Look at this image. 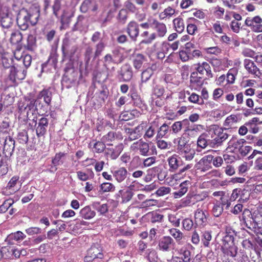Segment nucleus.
<instances>
[{
	"label": "nucleus",
	"mask_w": 262,
	"mask_h": 262,
	"mask_svg": "<svg viewBox=\"0 0 262 262\" xmlns=\"http://www.w3.org/2000/svg\"><path fill=\"white\" fill-rule=\"evenodd\" d=\"M102 257L103 254L101 247L98 245H94L88 250L84 260L85 262H92L95 259H102Z\"/></svg>",
	"instance_id": "nucleus-1"
},
{
	"label": "nucleus",
	"mask_w": 262,
	"mask_h": 262,
	"mask_svg": "<svg viewBox=\"0 0 262 262\" xmlns=\"http://www.w3.org/2000/svg\"><path fill=\"white\" fill-rule=\"evenodd\" d=\"M19 110L23 113V111H26L27 118L28 120L32 119L36 124V118L34 117V115L36 114V106H35V99H29L28 103L26 106L23 108V106H19Z\"/></svg>",
	"instance_id": "nucleus-2"
},
{
	"label": "nucleus",
	"mask_w": 262,
	"mask_h": 262,
	"mask_svg": "<svg viewBox=\"0 0 262 262\" xmlns=\"http://www.w3.org/2000/svg\"><path fill=\"white\" fill-rule=\"evenodd\" d=\"M61 50L63 56L66 58L72 60L77 51L76 46H71L70 40L66 38L62 41Z\"/></svg>",
	"instance_id": "nucleus-3"
},
{
	"label": "nucleus",
	"mask_w": 262,
	"mask_h": 262,
	"mask_svg": "<svg viewBox=\"0 0 262 262\" xmlns=\"http://www.w3.org/2000/svg\"><path fill=\"white\" fill-rule=\"evenodd\" d=\"M174 245L175 243L171 237L165 236L159 240L158 248L162 252H168L173 249Z\"/></svg>",
	"instance_id": "nucleus-4"
},
{
	"label": "nucleus",
	"mask_w": 262,
	"mask_h": 262,
	"mask_svg": "<svg viewBox=\"0 0 262 262\" xmlns=\"http://www.w3.org/2000/svg\"><path fill=\"white\" fill-rule=\"evenodd\" d=\"M196 66L195 68L196 71L194 72H198V75L199 74L201 76L203 77V76L205 74L207 76L206 79H209L213 77L211 67L207 62H203L201 63H198L196 64Z\"/></svg>",
	"instance_id": "nucleus-5"
},
{
	"label": "nucleus",
	"mask_w": 262,
	"mask_h": 262,
	"mask_svg": "<svg viewBox=\"0 0 262 262\" xmlns=\"http://www.w3.org/2000/svg\"><path fill=\"white\" fill-rule=\"evenodd\" d=\"M215 134L216 136L212 140H211L210 147L214 148L221 145L222 143L228 138V134L224 132L223 128H221L215 131Z\"/></svg>",
	"instance_id": "nucleus-6"
},
{
	"label": "nucleus",
	"mask_w": 262,
	"mask_h": 262,
	"mask_svg": "<svg viewBox=\"0 0 262 262\" xmlns=\"http://www.w3.org/2000/svg\"><path fill=\"white\" fill-rule=\"evenodd\" d=\"M238 197H240L238 200L239 201H247L249 199V193L245 189H242L240 188L234 189L232 190L230 198V200L231 201H234Z\"/></svg>",
	"instance_id": "nucleus-7"
},
{
	"label": "nucleus",
	"mask_w": 262,
	"mask_h": 262,
	"mask_svg": "<svg viewBox=\"0 0 262 262\" xmlns=\"http://www.w3.org/2000/svg\"><path fill=\"white\" fill-rule=\"evenodd\" d=\"M213 158V156L211 155L204 156L198 163V169H200L203 172L210 169L212 168L211 163Z\"/></svg>",
	"instance_id": "nucleus-8"
},
{
	"label": "nucleus",
	"mask_w": 262,
	"mask_h": 262,
	"mask_svg": "<svg viewBox=\"0 0 262 262\" xmlns=\"http://www.w3.org/2000/svg\"><path fill=\"white\" fill-rule=\"evenodd\" d=\"M119 78L123 81H129L133 77L131 66L128 64H123L119 72Z\"/></svg>",
	"instance_id": "nucleus-9"
},
{
	"label": "nucleus",
	"mask_w": 262,
	"mask_h": 262,
	"mask_svg": "<svg viewBox=\"0 0 262 262\" xmlns=\"http://www.w3.org/2000/svg\"><path fill=\"white\" fill-rule=\"evenodd\" d=\"M167 161L169 166V170L171 172H175L183 165V162L181 158L176 154L169 157Z\"/></svg>",
	"instance_id": "nucleus-10"
},
{
	"label": "nucleus",
	"mask_w": 262,
	"mask_h": 262,
	"mask_svg": "<svg viewBox=\"0 0 262 262\" xmlns=\"http://www.w3.org/2000/svg\"><path fill=\"white\" fill-rule=\"evenodd\" d=\"M123 148L124 146L122 143L119 144L115 148H106L105 154L107 158H110L112 160H115L119 157Z\"/></svg>",
	"instance_id": "nucleus-11"
},
{
	"label": "nucleus",
	"mask_w": 262,
	"mask_h": 262,
	"mask_svg": "<svg viewBox=\"0 0 262 262\" xmlns=\"http://www.w3.org/2000/svg\"><path fill=\"white\" fill-rule=\"evenodd\" d=\"M133 150L138 149L140 151V155L142 156H148L149 152V145L147 143L139 140L136 142L134 143L130 147Z\"/></svg>",
	"instance_id": "nucleus-12"
},
{
	"label": "nucleus",
	"mask_w": 262,
	"mask_h": 262,
	"mask_svg": "<svg viewBox=\"0 0 262 262\" xmlns=\"http://www.w3.org/2000/svg\"><path fill=\"white\" fill-rule=\"evenodd\" d=\"M262 19L260 17H247L245 20L246 25L253 27V31L255 32L262 31Z\"/></svg>",
	"instance_id": "nucleus-13"
},
{
	"label": "nucleus",
	"mask_w": 262,
	"mask_h": 262,
	"mask_svg": "<svg viewBox=\"0 0 262 262\" xmlns=\"http://www.w3.org/2000/svg\"><path fill=\"white\" fill-rule=\"evenodd\" d=\"M15 141L12 137L7 136L5 139L3 153L9 157L11 156L14 149Z\"/></svg>",
	"instance_id": "nucleus-14"
},
{
	"label": "nucleus",
	"mask_w": 262,
	"mask_h": 262,
	"mask_svg": "<svg viewBox=\"0 0 262 262\" xmlns=\"http://www.w3.org/2000/svg\"><path fill=\"white\" fill-rule=\"evenodd\" d=\"M0 55L3 66L5 69H9L12 66V55L8 52H5L2 46H0Z\"/></svg>",
	"instance_id": "nucleus-15"
},
{
	"label": "nucleus",
	"mask_w": 262,
	"mask_h": 262,
	"mask_svg": "<svg viewBox=\"0 0 262 262\" xmlns=\"http://www.w3.org/2000/svg\"><path fill=\"white\" fill-rule=\"evenodd\" d=\"M48 116V115H47L39 120L38 126L36 128V133L38 137L44 135L47 132V128L49 124V120L47 118Z\"/></svg>",
	"instance_id": "nucleus-16"
},
{
	"label": "nucleus",
	"mask_w": 262,
	"mask_h": 262,
	"mask_svg": "<svg viewBox=\"0 0 262 262\" xmlns=\"http://www.w3.org/2000/svg\"><path fill=\"white\" fill-rule=\"evenodd\" d=\"M195 224L198 226L204 227L207 224V215L204 211L201 209H198L194 213Z\"/></svg>",
	"instance_id": "nucleus-17"
},
{
	"label": "nucleus",
	"mask_w": 262,
	"mask_h": 262,
	"mask_svg": "<svg viewBox=\"0 0 262 262\" xmlns=\"http://www.w3.org/2000/svg\"><path fill=\"white\" fill-rule=\"evenodd\" d=\"M18 180V177H13L11 179L5 188V194L10 195L15 193L19 189V187L16 186Z\"/></svg>",
	"instance_id": "nucleus-18"
},
{
	"label": "nucleus",
	"mask_w": 262,
	"mask_h": 262,
	"mask_svg": "<svg viewBox=\"0 0 262 262\" xmlns=\"http://www.w3.org/2000/svg\"><path fill=\"white\" fill-rule=\"evenodd\" d=\"M244 64L249 73L255 76H259L260 74V71L253 61L246 59L244 61Z\"/></svg>",
	"instance_id": "nucleus-19"
},
{
	"label": "nucleus",
	"mask_w": 262,
	"mask_h": 262,
	"mask_svg": "<svg viewBox=\"0 0 262 262\" xmlns=\"http://www.w3.org/2000/svg\"><path fill=\"white\" fill-rule=\"evenodd\" d=\"M122 136L120 132H110L105 135H104L101 140L105 143L113 142L116 140H121Z\"/></svg>",
	"instance_id": "nucleus-20"
},
{
	"label": "nucleus",
	"mask_w": 262,
	"mask_h": 262,
	"mask_svg": "<svg viewBox=\"0 0 262 262\" xmlns=\"http://www.w3.org/2000/svg\"><path fill=\"white\" fill-rule=\"evenodd\" d=\"M139 27L135 22H130L127 27V32L130 37L134 41L136 40L139 35Z\"/></svg>",
	"instance_id": "nucleus-21"
},
{
	"label": "nucleus",
	"mask_w": 262,
	"mask_h": 262,
	"mask_svg": "<svg viewBox=\"0 0 262 262\" xmlns=\"http://www.w3.org/2000/svg\"><path fill=\"white\" fill-rule=\"evenodd\" d=\"M190 185L189 181L186 180L181 183L179 186V189L173 193L174 198H179L185 194L187 190L188 187Z\"/></svg>",
	"instance_id": "nucleus-22"
},
{
	"label": "nucleus",
	"mask_w": 262,
	"mask_h": 262,
	"mask_svg": "<svg viewBox=\"0 0 262 262\" xmlns=\"http://www.w3.org/2000/svg\"><path fill=\"white\" fill-rule=\"evenodd\" d=\"M152 29L156 31L157 35L160 37L164 36L166 32L165 25L164 23L158 21L156 19L153 24Z\"/></svg>",
	"instance_id": "nucleus-23"
},
{
	"label": "nucleus",
	"mask_w": 262,
	"mask_h": 262,
	"mask_svg": "<svg viewBox=\"0 0 262 262\" xmlns=\"http://www.w3.org/2000/svg\"><path fill=\"white\" fill-rule=\"evenodd\" d=\"M52 93L49 90H43L37 95L36 99L41 100L43 98L44 102L47 105H50L52 100Z\"/></svg>",
	"instance_id": "nucleus-24"
},
{
	"label": "nucleus",
	"mask_w": 262,
	"mask_h": 262,
	"mask_svg": "<svg viewBox=\"0 0 262 262\" xmlns=\"http://www.w3.org/2000/svg\"><path fill=\"white\" fill-rule=\"evenodd\" d=\"M209 138V136L206 134H203L200 135L197 141L198 146L202 148H205L208 145L210 147L211 141Z\"/></svg>",
	"instance_id": "nucleus-25"
},
{
	"label": "nucleus",
	"mask_w": 262,
	"mask_h": 262,
	"mask_svg": "<svg viewBox=\"0 0 262 262\" xmlns=\"http://www.w3.org/2000/svg\"><path fill=\"white\" fill-rule=\"evenodd\" d=\"M8 156L5 155V156H3L0 154V174L2 176L6 174L8 171Z\"/></svg>",
	"instance_id": "nucleus-26"
},
{
	"label": "nucleus",
	"mask_w": 262,
	"mask_h": 262,
	"mask_svg": "<svg viewBox=\"0 0 262 262\" xmlns=\"http://www.w3.org/2000/svg\"><path fill=\"white\" fill-rule=\"evenodd\" d=\"M127 171L124 167L119 168L113 172V176L118 182L123 181L126 178Z\"/></svg>",
	"instance_id": "nucleus-27"
},
{
	"label": "nucleus",
	"mask_w": 262,
	"mask_h": 262,
	"mask_svg": "<svg viewBox=\"0 0 262 262\" xmlns=\"http://www.w3.org/2000/svg\"><path fill=\"white\" fill-rule=\"evenodd\" d=\"M96 213L94 210H92L91 207L86 206L83 208L80 211V215L81 217L85 220H90L94 217Z\"/></svg>",
	"instance_id": "nucleus-28"
},
{
	"label": "nucleus",
	"mask_w": 262,
	"mask_h": 262,
	"mask_svg": "<svg viewBox=\"0 0 262 262\" xmlns=\"http://www.w3.org/2000/svg\"><path fill=\"white\" fill-rule=\"evenodd\" d=\"M147 216L149 222L152 223L161 222L164 216L157 212H150L147 214Z\"/></svg>",
	"instance_id": "nucleus-29"
},
{
	"label": "nucleus",
	"mask_w": 262,
	"mask_h": 262,
	"mask_svg": "<svg viewBox=\"0 0 262 262\" xmlns=\"http://www.w3.org/2000/svg\"><path fill=\"white\" fill-rule=\"evenodd\" d=\"M211 231L205 230L202 232L201 241L205 247H208L212 239Z\"/></svg>",
	"instance_id": "nucleus-30"
},
{
	"label": "nucleus",
	"mask_w": 262,
	"mask_h": 262,
	"mask_svg": "<svg viewBox=\"0 0 262 262\" xmlns=\"http://www.w3.org/2000/svg\"><path fill=\"white\" fill-rule=\"evenodd\" d=\"M149 32L147 31H144L141 34V36L143 37L144 39L141 41V43L150 44L156 38L157 34L155 33H151L149 37Z\"/></svg>",
	"instance_id": "nucleus-31"
},
{
	"label": "nucleus",
	"mask_w": 262,
	"mask_h": 262,
	"mask_svg": "<svg viewBox=\"0 0 262 262\" xmlns=\"http://www.w3.org/2000/svg\"><path fill=\"white\" fill-rule=\"evenodd\" d=\"M35 106L36 114L39 115H43L45 113L47 112L48 106L47 105H44L41 101V100L35 99Z\"/></svg>",
	"instance_id": "nucleus-32"
},
{
	"label": "nucleus",
	"mask_w": 262,
	"mask_h": 262,
	"mask_svg": "<svg viewBox=\"0 0 262 262\" xmlns=\"http://www.w3.org/2000/svg\"><path fill=\"white\" fill-rule=\"evenodd\" d=\"M170 127L166 123L163 124L157 131V139L162 138L168 133H170Z\"/></svg>",
	"instance_id": "nucleus-33"
},
{
	"label": "nucleus",
	"mask_w": 262,
	"mask_h": 262,
	"mask_svg": "<svg viewBox=\"0 0 262 262\" xmlns=\"http://www.w3.org/2000/svg\"><path fill=\"white\" fill-rule=\"evenodd\" d=\"M119 192L121 195L122 202L123 203L129 202L132 199L134 194L133 192L130 189L126 190H121Z\"/></svg>",
	"instance_id": "nucleus-34"
},
{
	"label": "nucleus",
	"mask_w": 262,
	"mask_h": 262,
	"mask_svg": "<svg viewBox=\"0 0 262 262\" xmlns=\"http://www.w3.org/2000/svg\"><path fill=\"white\" fill-rule=\"evenodd\" d=\"M176 30L178 33H182L185 28L183 20L181 17H177L173 20Z\"/></svg>",
	"instance_id": "nucleus-35"
},
{
	"label": "nucleus",
	"mask_w": 262,
	"mask_h": 262,
	"mask_svg": "<svg viewBox=\"0 0 262 262\" xmlns=\"http://www.w3.org/2000/svg\"><path fill=\"white\" fill-rule=\"evenodd\" d=\"M146 258L149 262H157L158 255L156 251L153 249H149L146 252Z\"/></svg>",
	"instance_id": "nucleus-36"
},
{
	"label": "nucleus",
	"mask_w": 262,
	"mask_h": 262,
	"mask_svg": "<svg viewBox=\"0 0 262 262\" xmlns=\"http://www.w3.org/2000/svg\"><path fill=\"white\" fill-rule=\"evenodd\" d=\"M223 250H224V252L227 255L234 257L237 255L238 248L234 245V244H231V246H228L227 248H224Z\"/></svg>",
	"instance_id": "nucleus-37"
},
{
	"label": "nucleus",
	"mask_w": 262,
	"mask_h": 262,
	"mask_svg": "<svg viewBox=\"0 0 262 262\" xmlns=\"http://www.w3.org/2000/svg\"><path fill=\"white\" fill-rule=\"evenodd\" d=\"M31 17H16V22L22 30H26L29 26V18Z\"/></svg>",
	"instance_id": "nucleus-38"
},
{
	"label": "nucleus",
	"mask_w": 262,
	"mask_h": 262,
	"mask_svg": "<svg viewBox=\"0 0 262 262\" xmlns=\"http://www.w3.org/2000/svg\"><path fill=\"white\" fill-rule=\"evenodd\" d=\"M165 92V89L162 85L156 84L152 89V97H161Z\"/></svg>",
	"instance_id": "nucleus-39"
},
{
	"label": "nucleus",
	"mask_w": 262,
	"mask_h": 262,
	"mask_svg": "<svg viewBox=\"0 0 262 262\" xmlns=\"http://www.w3.org/2000/svg\"><path fill=\"white\" fill-rule=\"evenodd\" d=\"M87 170L89 171L90 174L81 171H78L77 172V177L80 180L86 181L90 178H93L94 177V174L93 171L91 169H88Z\"/></svg>",
	"instance_id": "nucleus-40"
},
{
	"label": "nucleus",
	"mask_w": 262,
	"mask_h": 262,
	"mask_svg": "<svg viewBox=\"0 0 262 262\" xmlns=\"http://www.w3.org/2000/svg\"><path fill=\"white\" fill-rule=\"evenodd\" d=\"M105 47V45L102 40H100L99 42L96 44L95 46V51L94 53L93 60H95L101 55L102 52L104 49Z\"/></svg>",
	"instance_id": "nucleus-41"
},
{
	"label": "nucleus",
	"mask_w": 262,
	"mask_h": 262,
	"mask_svg": "<svg viewBox=\"0 0 262 262\" xmlns=\"http://www.w3.org/2000/svg\"><path fill=\"white\" fill-rule=\"evenodd\" d=\"M193 201L191 198V194L188 193L185 198L181 200L179 205L180 207L184 208L192 206L193 205Z\"/></svg>",
	"instance_id": "nucleus-42"
},
{
	"label": "nucleus",
	"mask_w": 262,
	"mask_h": 262,
	"mask_svg": "<svg viewBox=\"0 0 262 262\" xmlns=\"http://www.w3.org/2000/svg\"><path fill=\"white\" fill-rule=\"evenodd\" d=\"M180 259L183 262H190L191 260V253L187 249H181L180 251Z\"/></svg>",
	"instance_id": "nucleus-43"
},
{
	"label": "nucleus",
	"mask_w": 262,
	"mask_h": 262,
	"mask_svg": "<svg viewBox=\"0 0 262 262\" xmlns=\"http://www.w3.org/2000/svg\"><path fill=\"white\" fill-rule=\"evenodd\" d=\"M105 142L102 141H96L93 145V147L95 149V151L97 153H102L105 149Z\"/></svg>",
	"instance_id": "nucleus-44"
},
{
	"label": "nucleus",
	"mask_w": 262,
	"mask_h": 262,
	"mask_svg": "<svg viewBox=\"0 0 262 262\" xmlns=\"http://www.w3.org/2000/svg\"><path fill=\"white\" fill-rule=\"evenodd\" d=\"M93 49L91 47L86 48L85 52V69H88L89 67V62L92 57L93 58Z\"/></svg>",
	"instance_id": "nucleus-45"
},
{
	"label": "nucleus",
	"mask_w": 262,
	"mask_h": 262,
	"mask_svg": "<svg viewBox=\"0 0 262 262\" xmlns=\"http://www.w3.org/2000/svg\"><path fill=\"white\" fill-rule=\"evenodd\" d=\"M22 39L21 33L18 31H16L11 34L10 41L12 44L16 45L20 42Z\"/></svg>",
	"instance_id": "nucleus-46"
},
{
	"label": "nucleus",
	"mask_w": 262,
	"mask_h": 262,
	"mask_svg": "<svg viewBox=\"0 0 262 262\" xmlns=\"http://www.w3.org/2000/svg\"><path fill=\"white\" fill-rule=\"evenodd\" d=\"M203 77L200 76H199L198 75V72H192L191 74L190 80V82L192 84H196L198 85H201L202 84L203 82L202 79Z\"/></svg>",
	"instance_id": "nucleus-47"
},
{
	"label": "nucleus",
	"mask_w": 262,
	"mask_h": 262,
	"mask_svg": "<svg viewBox=\"0 0 262 262\" xmlns=\"http://www.w3.org/2000/svg\"><path fill=\"white\" fill-rule=\"evenodd\" d=\"M222 249L227 248L229 246L234 244V237L232 235L226 234L222 239Z\"/></svg>",
	"instance_id": "nucleus-48"
},
{
	"label": "nucleus",
	"mask_w": 262,
	"mask_h": 262,
	"mask_svg": "<svg viewBox=\"0 0 262 262\" xmlns=\"http://www.w3.org/2000/svg\"><path fill=\"white\" fill-rule=\"evenodd\" d=\"M17 141L22 144H26L28 141V136L26 130H23L18 133Z\"/></svg>",
	"instance_id": "nucleus-49"
},
{
	"label": "nucleus",
	"mask_w": 262,
	"mask_h": 262,
	"mask_svg": "<svg viewBox=\"0 0 262 262\" xmlns=\"http://www.w3.org/2000/svg\"><path fill=\"white\" fill-rule=\"evenodd\" d=\"M144 60V57L141 54H138L134 60V67L136 69H139L141 68Z\"/></svg>",
	"instance_id": "nucleus-50"
},
{
	"label": "nucleus",
	"mask_w": 262,
	"mask_h": 262,
	"mask_svg": "<svg viewBox=\"0 0 262 262\" xmlns=\"http://www.w3.org/2000/svg\"><path fill=\"white\" fill-rule=\"evenodd\" d=\"M237 121L238 118L236 115H231L227 117L224 123V125L226 126L231 127L233 125L236 123Z\"/></svg>",
	"instance_id": "nucleus-51"
},
{
	"label": "nucleus",
	"mask_w": 262,
	"mask_h": 262,
	"mask_svg": "<svg viewBox=\"0 0 262 262\" xmlns=\"http://www.w3.org/2000/svg\"><path fill=\"white\" fill-rule=\"evenodd\" d=\"M170 128V133L174 134H178L182 128V122L176 121L171 125Z\"/></svg>",
	"instance_id": "nucleus-52"
},
{
	"label": "nucleus",
	"mask_w": 262,
	"mask_h": 262,
	"mask_svg": "<svg viewBox=\"0 0 262 262\" xmlns=\"http://www.w3.org/2000/svg\"><path fill=\"white\" fill-rule=\"evenodd\" d=\"M14 201L12 199H8L4 201L0 206V213H5L9 208L12 206Z\"/></svg>",
	"instance_id": "nucleus-53"
},
{
	"label": "nucleus",
	"mask_w": 262,
	"mask_h": 262,
	"mask_svg": "<svg viewBox=\"0 0 262 262\" xmlns=\"http://www.w3.org/2000/svg\"><path fill=\"white\" fill-rule=\"evenodd\" d=\"M10 238L13 239L17 242L23 241L26 237V235L22 232L18 231L11 233L9 236Z\"/></svg>",
	"instance_id": "nucleus-54"
},
{
	"label": "nucleus",
	"mask_w": 262,
	"mask_h": 262,
	"mask_svg": "<svg viewBox=\"0 0 262 262\" xmlns=\"http://www.w3.org/2000/svg\"><path fill=\"white\" fill-rule=\"evenodd\" d=\"M224 204L221 205V203H216L214 205L212 211L214 216L219 217L222 213L223 211V205Z\"/></svg>",
	"instance_id": "nucleus-55"
},
{
	"label": "nucleus",
	"mask_w": 262,
	"mask_h": 262,
	"mask_svg": "<svg viewBox=\"0 0 262 262\" xmlns=\"http://www.w3.org/2000/svg\"><path fill=\"white\" fill-rule=\"evenodd\" d=\"M153 74V71L151 69L147 68L145 70L142 72L141 74V81L142 82H146L148 80L152 75Z\"/></svg>",
	"instance_id": "nucleus-56"
},
{
	"label": "nucleus",
	"mask_w": 262,
	"mask_h": 262,
	"mask_svg": "<svg viewBox=\"0 0 262 262\" xmlns=\"http://www.w3.org/2000/svg\"><path fill=\"white\" fill-rule=\"evenodd\" d=\"M246 142V140L244 139H241L239 140H231L229 142V144L235 149H238V151L240 150V148L242 147L244 144Z\"/></svg>",
	"instance_id": "nucleus-57"
},
{
	"label": "nucleus",
	"mask_w": 262,
	"mask_h": 262,
	"mask_svg": "<svg viewBox=\"0 0 262 262\" xmlns=\"http://www.w3.org/2000/svg\"><path fill=\"white\" fill-rule=\"evenodd\" d=\"M169 232L171 235H172L178 242H180L183 237V233L178 229L174 228L171 229L169 230Z\"/></svg>",
	"instance_id": "nucleus-58"
},
{
	"label": "nucleus",
	"mask_w": 262,
	"mask_h": 262,
	"mask_svg": "<svg viewBox=\"0 0 262 262\" xmlns=\"http://www.w3.org/2000/svg\"><path fill=\"white\" fill-rule=\"evenodd\" d=\"M237 70L235 69L229 70L227 74V81L229 83H233L235 81V75L237 74Z\"/></svg>",
	"instance_id": "nucleus-59"
},
{
	"label": "nucleus",
	"mask_w": 262,
	"mask_h": 262,
	"mask_svg": "<svg viewBox=\"0 0 262 262\" xmlns=\"http://www.w3.org/2000/svg\"><path fill=\"white\" fill-rule=\"evenodd\" d=\"M100 189L103 192H107L114 191L115 187L112 183L106 182L100 185Z\"/></svg>",
	"instance_id": "nucleus-60"
},
{
	"label": "nucleus",
	"mask_w": 262,
	"mask_h": 262,
	"mask_svg": "<svg viewBox=\"0 0 262 262\" xmlns=\"http://www.w3.org/2000/svg\"><path fill=\"white\" fill-rule=\"evenodd\" d=\"M157 204V201L154 199L146 200L141 203L140 205L141 208H146L151 206L156 205Z\"/></svg>",
	"instance_id": "nucleus-61"
},
{
	"label": "nucleus",
	"mask_w": 262,
	"mask_h": 262,
	"mask_svg": "<svg viewBox=\"0 0 262 262\" xmlns=\"http://www.w3.org/2000/svg\"><path fill=\"white\" fill-rule=\"evenodd\" d=\"M188 100L190 102L193 103H198L199 104H203L204 103V100L202 99H200V96L194 93L191 94L189 97Z\"/></svg>",
	"instance_id": "nucleus-62"
},
{
	"label": "nucleus",
	"mask_w": 262,
	"mask_h": 262,
	"mask_svg": "<svg viewBox=\"0 0 262 262\" xmlns=\"http://www.w3.org/2000/svg\"><path fill=\"white\" fill-rule=\"evenodd\" d=\"M95 0H85L80 7V10L82 12L85 13L88 11L90 7V5L95 4Z\"/></svg>",
	"instance_id": "nucleus-63"
},
{
	"label": "nucleus",
	"mask_w": 262,
	"mask_h": 262,
	"mask_svg": "<svg viewBox=\"0 0 262 262\" xmlns=\"http://www.w3.org/2000/svg\"><path fill=\"white\" fill-rule=\"evenodd\" d=\"M182 223L184 229L186 231H190L193 226V221L190 218H186L184 219Z\"/></svg>",
	"instance_id": "nucleus-64"
}]
</instances>
